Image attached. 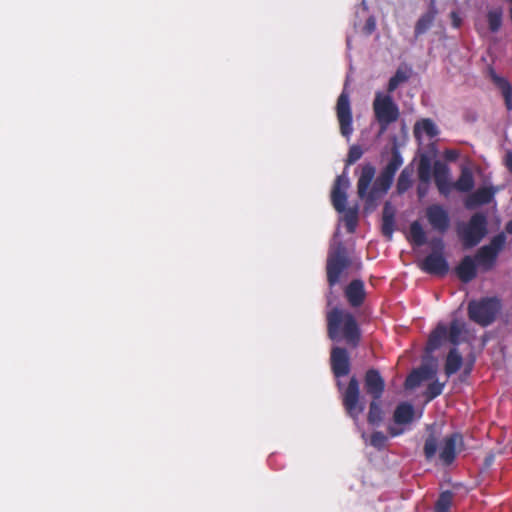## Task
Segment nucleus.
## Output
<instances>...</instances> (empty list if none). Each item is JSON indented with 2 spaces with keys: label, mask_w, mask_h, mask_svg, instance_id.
<instances>
[{
  "label": "nucleus",
  "mask_w": 512,
  "mask_h": 512,
  "mask_svg": "<svg viewBox=\"0 0 512 512\" xmlns=\"http://www.w3.org/2000/svg\"><path fill=\"white\" fill-rule=\"evenodd\" d=\"M403 164V159L396 145L391 149V157L382 169L379 175L375 177V167L367 163L362 166L361 174L357 181V194L364 201L366 211H373L377 207L378 201L386 195L390 189L395 174Z\"/></svg>",
  "instance_id": "obj_1"
},
{
  "label": "nucleus",
  "mask_w": 512,
  "mask_h": 512,
  "mask_svg": "<svg viewBox=\"0 0 512 512\" xmlns=\"http://www.w3.org/2000/svg\"><path fill=\"white\" fill-rule=\"evenodd\" d=\"M328 337L333 341H345L357 347L361 340V330L354 315L348 310L332 308L326 315Z\"/></svg>",
  "instance_id": "obj_2"
},
{
  "label": "nucleus",
  "mask_w": 512,
  "mask_h": 512,
  "mask_svg": "<svg viewBox=\"0 0 512 512\" xmlns=\"http://www.w3.org/2000/svg\"><path fill=\"white\" fill-rule=\"evenodd\" d=\"M349 186L350 182L346 174L338 175L332 187L331 202L337 212H344V222L347 232L354 233L358 224V209L356 207L346 209L347 189Z\"/></svg>",
  "instance_id": "obj_3"
},
{
  "label": "nucleus",
  "mask_w": 512,
  "mask_h": 512,
  "mask_svg": "<svg viewBox=\"0 0 512 512\" xmlns=\"http://www.w3.org/2000/svg\"><path fill=\"white\" fill-rule=\"evenodd\" d=\"M351 266L348 251L342 242L331 247L326 260L327 282L330 288L339 283L341 275Z\"/></svg>",
  "instance_id": "obj_4"
},
{
  "label": "nucleus",
  "mask_w": 512,
  "mask_h": 512,
  "mask_svg": "<svg viewBox=\"0 0 512 512\" xmlns=\"http://www.w3.org/2000/svg\"><path fill=\"white\" fill-rule=\"evenodd\" d=\"M374 116L379 124V135L386 132L389 125L397 121L399 110L390 95L377 92L373 101Z\"/></svg>",
  "instance_id": "obj_5"
},
{
  "label": "nucleus",
  "mask_w": 512,
  "mask_h": 512,
  "mask_svg": "<svg viewBox=\"0 0 512 512\" xmlns=\"http://www.w3.org/2000/svg\"><path fill=\"white\" fill-rule=\"evenodd\" d=\"M336 385L338 390L341 391L342 405L346 413L354 420H357L359 415L365 410V405L360 400L358 379L356 376H352L345 388L340 380L337 381Z\"/></svg>",
  "instance_id": "obj_6"
},
{
  "label": "nucleus",
  "mask_w": 512,
  "mask_h": 512,
  "mask_svg": "<svg viewBox=\"0 0 512 512\" xmlns=\"http://www.w3.org/2000/svg\"><path fill=\"white\" fill-rule=\"evenodd\" d=\"M500 307L497 298H485L478 302L472 301L468 305L469 317L478 324L486 326L494 321Z\"/></svg>",
  "instance_id": "obj_7"
},
{
  "label": "nucleus",
  "mask_w": 512,
  "mask_h": 512,
  "mask_svg": "<svg viewBox=\"0 0 512 512\" xmlns=\"http://www.w3.org/2000/svg\"><path fill=\"white\" fill-rule=\"evenodd\" d=\"M486 217L483 214H474L468 224H464L459 230L460 237L465 247L477 245L486 235Z\"/></svg>",
  "instance_id": "obj_8"
},
{
  "label": "nucleus",
  "mask_w": 512,
  "mask_h": 512,
  "mask_svg": "<svg viewBox=\"0 0 512 512\" xmlns=\"http://www.w3.org/2000/svg\"><path fill=\"white\" fill-rule=\"evenodd\" d=\"M430 245L431 252L423 260L421 268L430 274L444 275L448 271V265L442 255V240L433 239Z\"/></svg>",
  "instance_id": "obj_9"
},
{
  "label": "nucleus",
  "mask_w": 512,
  "mask_h": 512,
  "mask_svg": "<svg viewBox=\"0 0 512 512\" xmlns=\"http://www.w3.org/2000/svg\"><path fill=\"white\" fill-rule=\"evenodd\" d=\"M415 410L412 404L408 402L399 403L393 413V424L389 425L387 430L390 436L401 435L406 426L410 425L414 419Z\"/></svg>",
  "instance_id": "obj_10"
},
{
  "label": "nucleus",
  "mask_w": 512,
  "mask_h": 512,
  "mask_svg": "<svg viewBox=\"0 0 512 512\" xmlns=\"http://www.w3.org/2000/svg\"><path fill=\"white\" fill-rule=\"evenodd\" d=\"M336 114L340 126V132L344 137H349L353 132L352 110L349 94L344 89L337 99Z\"/></svg>",
  "instance_id": "obj_11"
},
{
  "label": "nucleus",
  "mask_w": 512,
  "mask_h": 512,
  "mask_svg": "<svg viewBox=\"0 0 512 512\" xmlns=\"http://www.w3.org/2000/svg\"><path fill=\"white\" fill-rule=\"evenodd\" d=\"M331 371L335 378L340 379L350 373L351 363L347 349L343 347H333L330 353Z\"/></svg>",
  "instance_id": "obj_12"
},
{
  "label": "nucleus",
  "mask_w": 512,
  "mask_h": 512,
  "mask_svg": "<svg viewBox=\"0 0 512 512\" xmlns=\"http://www.w3.org/2000/svg\"><path fill=\"white\" fill-rule=\"evenodd\" d=\"M463 446V438L459 433H453L444 438L439 449V460L443 465H451L456 457L458 448Z\"/></svg>",
  "instance_id": "obj_13"
},
{
  "label": "nucleus",
  "mask_w": 512,
  "mask_h": 512,
  "mask_svg": "<svg viewBox=\"0 0 512 512\" xmlns=\"http://www.w3.org/2000/svg\"><path fill=\"white\" fill-rule=\"evenodd\" d=\"M364 387L366 393L372 399H381L385 390V381L380 372L376 369H368L364 376Z\"/></svg>",
  "instance_id": "obj_14"
},
{
  "label": "nucleus",
  "mask_w": 512,
  "mask_h": 512,
  "mask_svg": "<svg viewBox=\"0 0 512 512\" xmlns=\"http://www.w3.org/2000/svg\"><path fill=\"white\" fill-rule=\"evenodd\" d=\"M344 296L352 308L362 306L366 300V289L361 279L352 280L344 289Z\"/></svg>",
  "instance_id": "obj_15"
},
{
  "label": "nucleus",
  "mask_w": 512,
  "mask_h": 512,
  "mask_svg": "<svg viewBox=\"0 0 512 512\" xmlns=\"http://www.w3.org/2000/svg\"><path fill=\"white\" fill-rule=\"evenodd\" d=\"M433 177L439 192L448 196L452 191V182L449 179V168L440 161H435L433 165Z\"/></svg>",
  "instance_id": "obj_16"
},
{
  "label": "nucleus",
  "mask_w": 512,
  "mask_h": 512,
  "mask_svg": "<svg viewBox=\"0 0 512 512\" xmlns=\"http://www.w3.org/2000/svg\"><path fill=\"white\" fill-rule=\"evenodd\" d=\"M395 215L396 208L390 201H386L382 211L381 233L388 241L392 240L396 229Z\"/></svg>",
  "instance_id": "obj_17"
},
{
  "label": "nucleus",
  "mask_w": 512,
  "mask_h": 512,
  "mask_svg": "<svg viewBox=\"0 0 512 512\" xmlns=\"http://www.w3.org/2000/svg\"><path fill=\"white\" fill-rule=\"evenodd\" d=\"M426 216L430 224L441 232L445 231L449 226L447 212L439 205H432L427 208Z\"/></svg>",
  "instance_id": "obj_18"
},
{
  "label": "nucleus",
  "mask_w": 512,
  "mask_h": 512,
  "mask_svg": "<svg viewBox=\"0 0 512 512\" xmlns=\"http://www.w3.org/2000/svg\"><path fill=\"white\" fill-rule=\"evenodd\" d=\"M438 371V361L433 357H425L420 368H418V387L422 383L435 380Z\"/></svg>",
  "instance_id": "obj_19"
},
{
  "label": "nucleus",
  "mask_w": 512,
  "mask_h": 512,
  "mask_svg": "<svg viewBox=\"0 0 512 512\" xmlns=\"http://www.w3.org/2000/svg\"><path fill=\"white\" fill-rule=\"evenodd\" d=\"M415 162L416 156H414L411 163L401 171L396 184L397 194H404L412 187L414 174L413 165Z\"/></svg>",
  "instance_id": "obj_20"
},
{
  "label": "nucleus",
  "mask_w": 512,
  "mask_h": 512,
  "mask_svg": "<svg viewBox=\"0 0 512 512\" xmlns=\"http://www.w3.org/2000/svg\"><path fill=\"white\" fill-rule=\"evenodd\" d=\"M427 430L429 433L424 443L423 453L427 459H431L436 455L438 450V440L440 438V433L435 430L433 425L428 426Z\"/></svg>",
  "instance_id": "obj_21"
},
{
  "label": "nucleus",
  "mask_w": 512,
  "mask_h": 512,
  "mask_svg": "<svg viewBox=\"0 0 512 512\" xmlns=\"http://www.w3.org/2000/svg\"><path fill=\"white\" fill-rule=\"evenodd\" d=\"M458 276L463 282H469L476 277L475 261L470 256L464 257L458 266Z\"/></svg>",
  "instance_id": "obj_22"
},
{
  "label": "nucleus",
  "mask_w": 512,
  "mask_h": 512,
  "mask_svg": "<svg viewBox=\"0 0 512 512\" xmlns=\"http://www.w3.org/2000/svg\"><path fill=\"white\" fill-rule=\"evenodd\" d=\"M474 186V179L472 172L467 167H462L461 175L456 182H452V189H456L460 192H468Z\"/></svg>",
  "instance_id": "obj_23"
},
{
  "label": "nucleus",
  "mask_w": 512,
  "mask_h": 512,
  "mask_svg": "<svg viewBox=\"0 0 512 512\" xmlns=\"http://www.w3.org/2000/svg\"><path fill=\"white\" fill-rule=\"evenodd\" d=\"M496 254L492 251L491 247L483 246L478 250L476 254V262L477 264L484 270L488 271L493 266V263L496 259Z\"/></svg>",
  "instance_id": "obj_24"
},
{
  "label": "nucleus",
  "mask_w": 512,
  "mask_h": 512,
  "mask_svg": "<svg viewBox=\"0 0 512 512\" xmlns=\"http://www.w3.org/2000/svg\"><path fill=\"white\" fill-rule=\"evenodd\" d=\"M463 363L462 355L456 348H452L446 358L445 362V373L447 376H450L456 373Z\"/></svg>",
  "instance_id": "obj_25"
},
{
  "label": "nucleus",
  "mask_w": 512,
  "mask_h": 512,
  "mask_svg": "<svg viewBox=\"0 0 512 512\" xmlns=\"http://www.w3.org/2000/svg\"><path fill=\"white\" fill-rule=\"evenodd\" d=\"M411 75V69L407 66H400L388 82V92H393L399 85L406 82Z\"/></svg>",
  "instance_id": "obj_26"
},
{
  "label": "nucleus",
  "mask_w": 512,
  "mask_h": 512,
  "mask_svg": "<svg viewBox=\"0 0 512 512\" xmlns=\"http://www.w3.org/2000/svg\"><path fill=\"white\" fill-rule=\"evenodd\" d=\"M437 9L435 7V0H430L427 11L418 20V34L426 31L433 22Z\"/></svg>",
  "instance_id": "obj_27"
},
{
  "label": "nucleus",
  "mask_w": 512,
  "mask_h": 512,
  "mask_svg": "<svg viewBox=\"0 0 512 512\" xmlns=\"http://www.w3.org/2000/svg\"><path fill=\"white\" fill-rule=\"evenodd\" d=\"M447 337V329L443 325H438L430 334L426 351L431 352L438 348L444 338Z\"/></svg>",
  "instance_id": "obj_28"
},
{
  "label": "nucleus",
  "mask_w": 512,
  "mask_h": 512,
  "mask_svg": "<svg viewBox=\"0 0 512 512\" xmlns=\"http://www.w3.org/2000/svg\"><path fill=\"white\" fill-rule=\"evenodd\" d=\"M379 400L380 399H372L369 405L367 421L371 425H379L383 420V411Z\"/></svg>",
  "instance_id": "obj_29"
},
{
  "label": "nucleus",
  "mask_w": 512,
  "mask_h": 512,
  "mask_svg": "<svg viewBox=\"0 0 512 512\" xmlns=\"http://www.w3.org/2000/svg\"><path fill=\"white\" fill-rule=\"evenodd\" d=\"M492 197L493 191L490 188H480L470 196L468 205L486 204L491 201Z\"/></svg>",
  "instance_id": "obj_30"
},
{
  "label": "nucleus",
  "mask_w": 512,
  "mask_h": 512,
  "mask_svg": "<svg viewBox=\"0 0 512 512\" xmlns=\"http://www.w3.org/2000/svg\"><path fill=\"white\" fill-rule=\"evenodd\" d=\"M431 178V160L425 155L421 156L418 163V179L428 183Z\"/></svg>",
  "instance_id": "obj_31"
},
{
  "label": "nucleus",
  "mask_w": 512,
  "mask_h": 512,
  "mask_svg": "<svg viewBox=\"0 0 512 512\" xmlns=\"http://www.w3.org/2000/svg\"><path fill=\"white\" fill-rule=\"evenodd\" d=\"M444 384L438 382L437 380H432L426 384L425 390L422 392V395L425 397V402H429L436 396H438L443 388Z\"/></svg>",
  "instance_id": "obj_32"
},
{
  "label": "nucleus",
  "mask_w": 512,
  "mask_h": 512,
  "mask_svg": "<svg viewBox=\"0 0 512 512\" xmlns=\"http://www.w3.org/2000/svg\"><path fill=\"white\" fill-rule=\"evenodd\" d=\"M453 497V493L450 491L441 493L435 504V512H449V508L453 502Z\"/></svg>",
  "instance_id": "obj_33"
},
{
  "label": "nucleus",
  "mask_w": 512,
  "mask_h": 512,
  "mask_svg": "<svg viewBox=\"0 0 512 512\" xmlns=\"http://www.w3.org/2000/svg\"><path fill=\"white\" fill-rule=\"evenodd\" d=\"M465 331V325L463 322L459 320H453L450 325V330L448 334L449 341L456 345L459 342L460 335Z\"/></svg>",
  "instance_id": "obj_34"
},
{
  "label": "nucleus",
  "mask_w": 512,
  "mask_h": 512,
  "mask_svg": "<svg viewBox=\"0 0 512 512\" xmlns=\"http://www.w3.org/2000/svg\"><path fill=\"white\" fill-rule=\"evenodd\" d=\"M488 17V23H489V29L492 32H496L501 27L502 23V11L500 9L490 11L487 15Z\"/></svg>",
  "instance_id": "obj_35"
},
{
  "label": "nucleus",
  "mask_w": 512,
  "mask_h": 512,
  "mask_svg": "<svg viewBox=\"0 0 512 512\" xmlns=\"http://www.w3.org/2000/svg\"><path fill=\"white\" fill-rule=\"evenodd\" d=\"M387 442L386 435L381 431H375L371 434L370 437V444L377 448V449H383L385 447V444Z\"/></svg>",
  "instance_id": "obj_36"
},
{
  "label": "nucleus",
  "mask_w": 512,
  "mask_h": 512,
  "mask_svg": "<svg viewBox=\"0 0 512 512\" xmlns=\"http://www.w3.org/2000/svg\"><path fill=\"white\" fill-rule=\"evenodd\" d=\"M363 155V150L359 145H353L350 147L347 159H346V165H352L355 162H357Z\"/></svg>",
  "instance_id": "obj_37"
},
{
  "label": "nucleus",
  "mask_w": 512,
  "mask_h": 512,
  "mask_svg": "<svg viewBox=\"0 0 512 512\" xmlns=\"http://www.w3.org/2000/svg\"><path fill=\"white\" fill-rule=\"evenodd\" d=\"M420 126L422 130L430 137H434L438 133L435 124L430 119H423L421 123H418V129Z\"/></svg>",
  "instance_id": "obj_38"
},
{
  "label": "nucleus",
  "mask_w": 512,
  "mask_h": 512,
  "mask_svg": "<svg viewBox=\"0 0 512 512\" xmlns=\"http://www.w3.org/2000/svg\"><path fill=\"white\" fill-rule=\"evenodd\" d=\"M504 242H505V235L499 234L492 239V241L489 245H486V246L491 247L492 251H494L495 254L497 255L498 252L501 250Z\"/></svg>",
  "instance_id": "obj_39"
},
{
  "label": "nucleus",
  "mask_w": 512,
  "mask_h": 512,
  "mask_svg": "<svg viewBox=\"0 0 512 512\" xmlns=\"http://www.w3.org/2000/svg\"><path fill=\"white\" fill-rule=\"evenodd\" d=\"M406 238L410 243L412 250L416 249V220L412 221L407 231Z\"/></svg>",
  "instance_id": "obj_40"
},
{
  "label": "nucleus",
  "mask_w": 512,
  "mask_h": 512,
  "mask_svg": "<svg viewBox=\"0 0 512 512\" xmlns=\"http://www.w3.org/2000/svg\"><path fill=\"white\" fill-rule=\"evenodd\" d=\"M405 388L406 389L416 388V368L415 367H413L410 370V372L405 380Z\"/></svg>",
  "instance_id": "obj_41"
},
{
  "label": "nucleus",
  "mask_w": 512,
  "mask_h": 512,
  "mask_svg": "<svg viewBox=\"0 0 512 512\" xmlns=\"http://www.w3.org/2000/svg\"><path fill=\"white\" fill-rule=\"evenodd\" d=\"M492 79L499 86V88L502 91L507 90L508 88L511 87L505 79H503L495 74H492Z\"/></svg>",
  "instance_id": "obj_42"
},
{
  "label": "nucleus",
  "mask_w": 512,
  "mask_h": 512,
  "mask_svg": "<svg viewBox=\"0 0 512 512\" xmlns=\"http://www.w3.org/2000/svg\"><path fill=\"white\" fill-rule=\"evenodd\" d=\"M502 93L505 98L506 106L510 110L512 108V100H511L512 88L510 87L507 90L502 91Z\"/></svg>",
  "instance_id": "obj_43"
},
{
  "label": "nucleus",
  "mask_w": 512,
  "mask_h": 512,
  "mask_svg": "<svg viewBox=\"0 0 512 512\" xmlns=\"http://www.w3.org/2000/svg\"><path fill=\"white\" fill-rule=\"evenodd\" d=\"M458 156H459V153L456 150H446V152H445V158L448 161H455L458 158Z\"/></svg>",
  "instance_id": "obj_44"
},
{
  "label": "nucleus",
  "mask_w": 512,
  "mask_h": 512,
  "mask_svg": "<svg viewBox=\"0 0 512 512\" xmlns=\"http://www.w3.org/2000/svg\"><path fill=\"white\" fill-rule=\"evenodd\" d=\"M473 362H474V361H473V360H471V361H469V362H467V363H466L465 368H464V370H463V373H462V375H461V378H462V379H464L465 377H467V376L470 374V372H471V370H472V367H473Z\"/></svg>",
  "instance_id": "obj_45"
},
{
  "label": "nucleus",
  "mask_w": 512,
  "mask_h": 512,
  "mask_svg": "<svg viewBox=\"0 0 512 512\" xmlns=\"http://www.w3.org/2000/svg\"><path fill=\"white\" fill-rule=\"evenodd\" d=\"M365 28H366L368 33H371L372 31H374V29H375V21H374V19L372 17H370L367 20Z\"/></svg>",
  "instance_id": "obj_46"
},
{
  "label": "nucleus",
  "mask_w": 512,
  "mask_h": 512,
  "mask_svg": "<svg viewBox=\"0 0 512 512\" xmlns=\"http://www.w3.org/2000/svg\"><path fill=\"white\" fill-rule=\"evenodd\" d=\"M505 164H506L508 170L512 173V152H507Z\"/></svg>",
  "instance_id": "obj_47"
},
{
  "label": "nucleus",
  "mask_w": 512,
  "mask_h": 512,
  "mask_svg": "<svg viewBox=\"0 0 512 512\" xmlns=\"http://www.w3.org/2000/svg\"><path fill=\"white\" fill-rule=\"evenodd\" d=\"M451 19H452L453 25L455 27H459L460 26L461 19H460V17L458 16V14L456 12H452L451 13Z\"/></svg>",
  "instance_id": "obj_48"
},
{
  "label": "nucleus",
  "mask_w": 512,
  "mask_h": 512,
  "mask_svg": "<svg viewBox=\"0 0 512 512\" xmlns=\"http://www.w3.org/2000/svg\"><path fill=\"white\" fill-rule=\"evenodd\" d=\"M418 247L425 243V233L418 227Z\"/></svg>",
  "instance_id": "obj_49"
},
{
  "label": "nucleus",
  "mask_w": 512,
  "mask_h": 512,
  "mask_svg": "<svg viewBox=\"0 0 512 512\" xmlns=\"http://www.w3.org/2000/svg\"><path fill=\"white\" fill-rule=\"evenodd\" d=\"M506 231L512 234V221L507 224Z\"/></svg>",
  "instance_id": "obj_50"
},
{
  "label": "nucleus",
  "mask_w": 512,
  "mask_h": 512,
  "mask_svg": "<svg viewBox=\"0 0 512 512\" xmlns=\"http://www.w3.org/2000/svg\"><path fill=\"white\" fill-rule=\"evenodd\" d=\"M412 132L413 134L416 136V124H414L413 128H412Z\"/></svg>",
  "instance_id": "obj_51"
}]
</instances>
